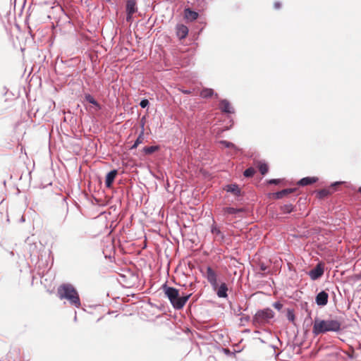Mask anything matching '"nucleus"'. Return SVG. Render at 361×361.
Wrapping results in <instances>:
<instances>
[{
    "instance_id": "nucleus-1",
    "label": "nucleus",
    "mask_w": 361,
    "mask_h": 361,
    "mask_svg": "<svg viewBox=\"0 0 361 361\" xmlns=\"http://www.w3.org/2000/svg\"><path fill=\"white\" fill-rule=\"evenodd\" d=\"M57 295L61 300L66 299L71 305L76 307L81 305L80 297L74 286L70 283H63L57 288Z\"/></svg>"
},
{
    "instance_id": "nucleus-2",
    "label": "nucleus",
    "mask_w": 361,
    "mask_h": 361,
    "mask_svg": "<svg viewBox=\"0 0 361 361\" xmlns=\"http://www.w3.org/2000/svg\"><path fill=\"white\" fill-rule=\"evenodd\" d=\"M162 289L173 307L176 310L182 309L191 296V294L180 296L178 289L169 287L166 284L162 286Z\"/></svg>"
},
{
    "instance_id": "nucleus-3",
    "label": "nucleus",
    "mask_w": 361,
    "mask_h": 361,
    "mask_svg": "<svg viewBox=\"0 0 361 361\" xmlns=\"http://www.w3.org/2000/svg\"><path fill=\"white\" fill-rule=\"evenodd\" d=\"M341 322L338 319L321 320L316 319L314 322L312 332L315 335L324 334L328 331H339Z\"/></svg>"
},
{
    "instance_id": "nucleus-4",
    "label": "nucleus",
    "mask_w": 361,
    "mask_h": 361,
    "mask_svg": "<svg viewBox=\"0 0 361 361\" xmlns=\"http://www.w3.org/2000/svg\"><path fill=\"white\" fill-rule=\"evenodd\" d=\"M274 312L270 309H266L258 311L253 318L255 324H264L274 317Z\"/></svg>"
},
{
    "instance_id": "nucleus-5",
    "label": "nucleus",
    "mask_w": 361,
    "mask_h": 361,
    "mask_svg": "<svg viewBox=\"0 0 361 361\" xmlns=\"http://www.w3.org/2000/svg\"><path fill=\"white\" fill-rule=\"evenodd\" d=\"M343 182H335L332 183L330 186L329 189H322L317 191V197L319 199H323L328 195L332 194L335 190H336L337 186L341 185Z\"/></svg>"
},
{
    "instance_id": "nucleus-6",
    "label": "nucleus",
    "mask_w": 361,
    "mask_h": 361,
    "mask_svg": "<svg viewBox=\"0 0 361 361\" xmlns=\"http://www.w3.org/2000/svg\"><path fill=\"white\" fill-rule=\"evenodd\" d=\"M206 276H207L208 281L210 283V284L213 287L214 290H216V288H217L216 274L210 267H208L207 268Z\"/></svg>"
},
{
    "instance_id": "nucleus-7",
    "label": "nucleus",
    "mask_w": 361,
    "mask_h": 361,
    "mask_svg": "<svg viewBox=\"0 0 361 361\" xmlns=\"http://www.w3.org/2000/svg\"><path fill=\"white\" fill-rule=\"evenodd\" d=\"M127 21H130L132 15L137 11L136 2L135 0H128L126 4Z\"/></svg>"
},
{
    "instance_id": "nucleus-8",
    "label": "nucleus",
    "mask_w": 361,
    "mask_h": 361,
    "mask_svg": "<svg viewBox=\"0 0 361 361\" xmlns=\"http://www.w3.org/2000/svg\"><path fill=\"white\" fill-rule=\"evenodd\" d=\"M324 274V268L321 264H318L313 269L310 270L309 275L312 279L316 280Z\"/></svg>"
},
{
    "instance_id": "nucleus-9",
    "label": "nucleus",
    "mask_w": 361,
    "mask_h": 361,
    "mask_svg": "<svg viewBox=\"0 0 361 361\" xmlns=\"http://www.w3.org/2000/svg\"><path fill=\"white\" fill-rule=\"evenodd\" d=\"M329 295L325 291L319 293L316 297V302L318 305L324 306L328 302Z\"/></svg>"
},
{
    "instance_id": "nucleus-10",
    "label": "nucleus",
    "mask_w": 361,
    "mask_h": 361,
    "mask_svg": "<svg viewBox=\"0 0 361 361\" xmlns=\"http://www.w3.org/2000/svg\"><path fill=\"white\" fill-rule=\"evenodd\" d=\"M219 108L223 112L228 114L234 113L233 108L227 99H222L220 101Z\"/></svg>"
},
{
    "instance_id": "nucleus-11",
    "label": "nucleus",
    "mask_w": 361,
    "mask_h": 361,
    "mask_svg": "<svg viewBox=\"0 0 361 361\" xmlns=\"http://www.w3.org/2000/svg\"><path fill=\"white\" fill-rule=\"evenodd\" d=\"M176 35L180 39H184L188 34V28L184 25H177L176 26Z\"/></svg>"
},
{
    "instance_id": "nucleus-12",
    "label": "nucleus",
    "mask_w": 361,
    "mask_h": 361,
    "mask_svg": "<svg viewBox=\"0 0 361 361\" xmlns=\"http://www.w3.org/2000/svg\"><path fill=\"white\" fill-rule=\"evenodd\" d=\"M117 170H112L109 173H107L105 180V185L106 188H110L112 186V183L114 181V179L117 175Z\"/></svg>"
},
{
    "instance_id": "nucleus-13",
    "label": "nucleus",
    "mask_w": 361,
    "mask_h": 361,
    "mask_svg": "<svg viewBox=\"0 0 361 361\" xmlns=\"http://www.w3.org/2000/svg\"><path fill=\"white\" fill-rule=\"evenodd\" d=\"M318 181V178L317 177H305V178H303L302 179H300L298 182V185H301V186H306V185H312L313 183H315L316 182Z\"/></svg>"
},
{
    "instance_id": "nucleus-14",
    "label": "nucleus",
    "mask_w": 361,
    "mask_h": 361,
    "mask_svg": "<svg viewBox=\"0 0 361 361\" xmlns=\"http://www.w3.org/2000/svg\"><path fill=\"white\" fill-rule=\"evenodd\" d=\"M215 290L216 291V294L219 298H226L228 296V287L225 283H222L219 286L217 284V288Z\"/></svg>"
},
{
    "instance_id": "nucleus-15",
    "label": "nucleus",
    "mask_w": 361,
    "mask_h": 361,
    "mask_svg": "<svg viewBox=\"0 0 361 361\" xmlns=\"http://www.w3.org/2000/svg\"><path fill=\"white\" fill-rule=\"evenodd\" d=\"M296 191V188H288L274 193V196L276 199H281L283 197L293 193Z\"/></svg>"
},
{
    "instance_id": "nucleus-16",
    "label": "nucleus",
    "mask_w": 361,
    "mask_h": 361,
    "mask_svg": "<svg viewBox=\"0 0 361 361\" xmlns=\"http://www.w3.org/2000/svg\"><path fill=\"white\" fill-rule=\"evenodd\" d=\"M198 13L195 11L190 10V8H185L184 10L185 18L190 21H193L198 18Z\"/></svg>"
},
{
    "instance_id": "nucleus-17",
    "label": "nucleus",
    "mask_w": 361,
    "mask_h": 361,
    "mask_svg": "<svg viewBox=\"0 0 361 361\" xmlns=\"http://www.w3.org/2000/svg\"><path fill=\"white\" fill-rule=\"evenodd\" d=\"M243 209H236L233 207H224L223 209L224 215H233L243 212Z\"/></svg>"
},
{
    "instance_id": "nucleus-18",
    "label": "nucleus",
    "mask_w": 361,
    "mask_h": 361,
    "mask_svg": "<svg viewBox=\"0 0 361 361\" xmlns=\"http://www.w3.org/2000/svg\"><path fill=\"white\" fill-rule=\"evenodd\" d=\"M85 99L89 103L93 104L97 108V110H99L101 109L100 104L94 99V98L91 94H85Z\"/></svg>"
},
{
    "instance_id": "nucleus-19",
    "label": "nucleus",
    "mask_w": 361,
    "mask_h": 361,
    "mask_svg": "<svg viewBox=\"0 0 361 361\" xmlns=\"http://www.w3.org/2000/svg\"><path fill=\"white\" fill-rule=\"evenodd\" d=\"M226 190L233 193L235 195H239L240 194V189L237 185H229L226 186Z\"/></svg>"
},
{
    "instance_id": "nucleus-20",
    "label": "nucleus",
    "mask_w": 361,
    "mask_h": 361,
    "mask_svg": "<svg viewBox=\"0 0 361 361\" xmlns=\"http://www.w3.org/2000/svg\"><path fill=\"white\" fill-rule=\"evenodd\" d=\"M257 166L262 175H265L268 172L269 166L266 163L259 161Z\"/></svg>"
},
{
    "instance_id": "nucleus-21",
    "label": "nucleus",
    "mask_w": 361,
    "mask_h": 361,
    "mask_svg": "<svg viewBox=\"0 0 361 361\" xmlns=\"http://www.w3.org/2000/svg\"><path fill=\"white\" fill-rule=\"evenodd\" d=\"M214 94V90L210 88H204L200 92V96L202 98H209Z\"/></svg>"
},
{
    "instance_id": "nucleus-22",
    "label": "nucleus",
    "mask_w": 361,
    "mask_h": 361,
    "mask_svg": "<svg viewBox=\"0 0 361 361\" xmlns=\"http://www.w3.org/2000/svg\"><path fill=\"white\" fill-rule=\"evenodd\" d=\"M281 210L284 214H289L293 210V206L291 204H284L281 207Z\"/></svg>"
},
{
    "instance_id": "nucleus-23",
    "label": "nucleus",
    "mask_w": 361,
    "mask_h": 361,
    "mask_svg": "<svg viewBox=\"0 0 361 361\" xmlns=\"http://www.w3.org/2000/svg\"><path fill=\"white\" fill-rule=\"evenodd\" d=\"M144 140V133L143 131L141 132V133L137 137V140H135L134 145L132 146V148H136L140 144L142 143Z\"/></svg>"
},
{
    "instance_id": "nucleus-24",
    "label": "nucleus",
    "mask_w": 361,
    "mask_h": 361,
    "mask_svg": "<svg viewBox=\"0 0 361 361\" xmlns=\"http://www.w3.org/2000/svg\"><path fill=\"white\" fill-rule=\"evenodd\" d=\"M158 149L157 146H150V147H146L143 149L145 154H150L154 152H156Z\"/></svg>"
},
{
    "instance_id": "nucleus-25",
    "label": "nucleus",
    "mask_w": 361,
    "mask_h": 361,
    "mask_svg": "<svg viewBox=\"0 0 361 361\" xmlns=\"http://www.w3.org/2000/svg\"><path fill=\"white\" fill-rule=\"evenodd\" d=\"M255 173L254 168L250 167L244 171V176L245 177H252Z\"/></svg>"
},
{
    "instance_id": "nucleus-26",
    "label": "nucleus",
    "mask_w": 361,
    "mask_h": 361,
    "mask_svg": "<svg viewBox=\"0 0 361 361\" xmlns=\"http://www.w3.org/2000/svg\"><path fill=\"white\" fill-rule=\"evenodd\" d=\"M221 144L224 145L227 148H235V146L232 142H228L226 140H221L220 142Z\"/></svg>"
},
{
    "instance_id": "nucleus-27",
    "label": "nucleus",
    "mask_w": 361,
    "mask_h": 361,
    "mask_svg": "<svg viewBox=\"0 0 361 361\" xmlns=\"http://www.w3.org/2000/svg\"><path fill=\"white\" fill-rule=\"evenodd\" d=\"M212 233L214 235H219L221 234V231L219 228H217L216 226H214L212 228Z\"/></svg>"
},
{
    "instance_id": "nucleus-28",
    "label": "nucleus",
    "mask_w": 361,
    "mask_h": 361,
    "mask_svg": "<svg viewBox=\"0 0 361 361\" xmlns=\"http://www.w3.org/2000/svg\"><path fill=\"white\" fill-rule=\"evenodd\" d=\"M148 104L149 101L147 99H142L140 103V105L142 108H145L146 106H147Z\"/></svg>"
},
{
    "instance_id": "nucleus-29",
    "label": "nucleus",
    "mask_w": 361,
    "mask_h": 361,
    "mask_svg": "<svg viewBox=\"0 0 361 361\" xmlns=\"http://www.w3.org/2000/svg\"><path fill=\"white\" fill-rule=\"evenodd\" d=\"M281 182V180L280 179H270L268 183L269 184H275V185H277L279 183H280Z\"/></svg>"
},
{
    "instance_id": "nucleus-30",
    "label": "nucleus",
    "mask_w": 361,
    "mask_h": 361,
    "mask_svg": "<svg viewBox=\"0 0 361 361\" xmlns=\"http://www.w3.org/2000/svg\"><path fill=\"white\" fill-rule=\"evenodd\" d=\"M281 3H280V2H275V3L274 4V8H276V9H279V8H281Z\"/></svg>"
},
{
    "instance_id": "nucleus-31",
    "label": "nucleus",
    "mask_w": 361,
    "mask_h": 361,
    "mask_svg": "<svg viewBox=\"0 0 361 361\" xmlns=\"http://www.w3.org/2000/svg\"><path fill=\"white\" fill-rule=\"evenodd\" d=\"M274 307L278 309V310H281V307H282V305L279 302H276L274 305Z\"/></svg>"
},
{
    "instance_id": "nucleus-32",
    "label": "nucleus",
    "mask_w": 361,
    "mask_h": 361,
    "mask_svg": "<svg viewBox=\"0 0 361 361\" xmlns=\"http://www.w3.org/2000/svg\"><path fill=\"white\" fill-rule=\"evenodd\" d=\"M183 92L184 94H190V90H183Z\"/></svg>"
},
{
    "instance_id": "nucleus-33",
    "label": "nucleus",
    "mask_w": 361,
    "mask_h": 361,
    "mask_svg": "<svg viewBox=\"0 0 361 361\" xmlns=\"http://www.w3.org/2000/svg\"><path fill=\"white\" fill-rule=\"evenodd\" d=\"M357 192L361 193V187H360L358 189H357Z\"/></svg>"
}]
</instances>
